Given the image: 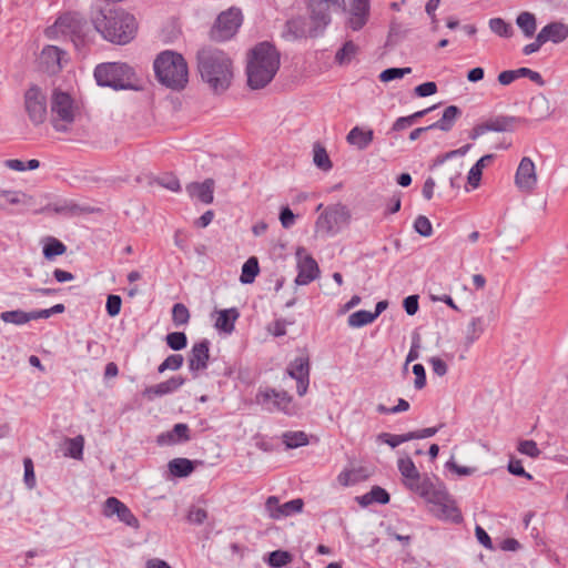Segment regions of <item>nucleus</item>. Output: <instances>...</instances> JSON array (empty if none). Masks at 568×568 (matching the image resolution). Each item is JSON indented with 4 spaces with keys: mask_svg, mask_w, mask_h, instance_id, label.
<instances>
[{
    "mask_svg": "<svg viewBox=\"0 0 568 568\" xmlns=\"http://www.w3.org/2000/svg\"><path fill=\"white\" fill-rule=\"evenodd\" d=\"M201 79L215 93L225 92L234 78L233 61L229 54L216 48H203L196 54Z\"/></svg>",
    "mask_w": 568,
    "mask_h": 568,
    "instance_id": "obj_1",
    "label": "nucleus"
},
{
    "mask_svg": "<svg viewBox=\"0 0 568 568\" xmlns=\"http://www.w3.org/2000/svg\"><path fill=\"white\" fill-rule=\"evenodd\" d=\"M92 23L104 40L120 45L131 42L138 31L134 16L121 8L100 9L92 17Z\"/></svg>",
    "mask_w": 568,
    "mask_h": 568,
    "instance_id": "obj_2",
    "label": "nucleus"
},
{
    "mask_svg": "<svg viewBox=\"0 0 568 568\" xmlns=\"http://www.w3.org/2000/svg\"><path fill=\"white\" fill-rule=\"evenodd\" d=\"M281 65V54L268 41L255 44L247 53V84L253 90L265 88L276 75Z\"/></svg>",
    "mask_w": 568,
    "mask_h": 568,
    "instance_id": "obj_3",
    "label": "nucleus"
},
{
    "mask_svg": "<svg viewBox=\"0 0 568 568\" xmlns=\"http://www.w3.org/2000/svg\"><path fill=\"white\" fill-rule=\"evenodd\" d=\"M158 81L172 90H182L189 82L187 63L182 54L165 50L153 62Z\"/></svg>",
    "mask_w": 568,
    "mask_h": 568,
    "instance_id": "obj_4",
    "label": "nucleus"
},
{
    "mask_svg": "<svg viewBox=\"0 0 568 568\" xmlns=\"http://www.w3.org/2000/svg\"><path fill=\"white\" fill-rule=\"evenodd\" d=\"M134 78L133 69L123 62L100 63L94 69V79L98 85L109 87L113 90L132 89Z\"/></svg>",
    "mask_w": 568,
    "mask_h": 568,
    "instance_id": "obj_5",
    "label": "nucleus"
},
{
    "mask_svg": "<svg viewBox=\"0 0 568 568\" xmlns=\"http://www.w3.org/2000/svg\"><path fill=\"white\" fill-rule=\"evenodd\" d=\"M75 116L74 100L59 89L51 97V124L58 132H68Z\"/></svg>",
    "mask_w": 568,
    "mask_h": 568,
    "instance_id": "obj_6",
    "label": "nucleus"
},
{
    "mask_svg": "<svg viewBox=\"0 0 568 568\" xmlns=\"http://www.w3.org/2000/svg\"><path fill=\"white\" fill-rule=\"evenodd\" d=\"M351 211L342 203L327 206L315 222L316 233L322 236L335 235L343 226L348 225Z\"/></svg>",
    "mask_w": 568,
    "mask_h": 568,
    "instance_id": "obj_7",
    "label": "nucleus"
},
{
    "mask_svg": "<svg viewBox=\"0 0 568 568\" xmlns=\"http://www.w3.org/2000/svg\"><path fill=\"white\" fill-rule=\"evenodd\" d=\"M313 23L310 31L312 37H317L332 21V11L344 7V0H303Z\"/></svg>",
    "mask_w": 568,
    "mask_h": 568,
    "instance_id": "obj_8",
    "label": "nucleus"
},
{
    "mask_svg": "<svg viewBox=\"0 0 568 568\" xmlns=\"http://www.w3.org/2000/svg\"><path fill=\"white\" fill-rule=\"evenodd\" d=\"M242 21L243 16L240 9L230 8L221 12L210 31V38L220 42L230 40L236 34Z\"/></svg>",
    "mask_w": 568,
    "mask_h": 568,
    "instance_id": "obj_9",
    "label": "nucleus"
},
{
    "mask_svg": "<svg viewBox=\"0 0 568 568\" xmlns=\"http://www.w3.org/2000/svg\"><path fill=\"white\" fill-rule=\"evenodd\" d=\"M24 109L32 124L40 125L47 120V95L40 87L32 84L26 91Z\"/></svg>",
    "mask_w": 568,
    "mask_h": 568,
    "instance_id": "obj_10",
    "label": "nucleus"
},
{
    "mask_svg": "<svg viewBox=\"0 0 568 568\" xmlns=\"http://www.w3.org/2000/svg\"><path fill=\"white\" fill-rule=\"evenodd\" d=\"M336 10H339V8ZM341 10L346 13V27L353 31H359L365 27L369 18V0H352L348 7L344 3Z\"/></svg>",
    "mask_w": 568,
    "mask_h": 568,
    "instance_id": "obj_11",
    "label": "nucleus"
},
{
    "mask_svg": "<svg viewBox=\"0 0 568 568\" xmlns=\"http://www.w3.org/2000/svg\"><path fill=\"white\" fill-rule=\"evenodd\" d=\"M408 489L429 504L445 499V486L442 483H434L427 475H420L419 479L410 484Z\"/></svg>",
    "mask_w": 568,
    "mask_h": 568,
    "instance_id": "obj_12",
    "label": "nucleus"
},
{
    "mask_svg": "<svg viewBox=\"0 0 568 568\" xmlns=\"http://www.w3.org/2000/svg\"><path fill=\"white\" fill-rule=\"evenodd\" d=\"M310 358L307 355H302L292 361L287 366V374L296 381V392L298 396H304L307 393L310 385Z\"/></svg>",
    "mask_w": 568,
    "mask_h": 568,
    "instance_id": "obj_13",
    "label": "nucleus"
},
{
    "mask_svg": "<svg viewBox=\"0 0 568 568\" xmlns=\"http://www.w3.org/2000/svg\"><path fill=\"white\" fill-rule=\"evenodd\" d=\"M102 514L108 518L116 516L121 523L131 528L138 529L140 527L139 519L131 509L116 497H108L105 499Z\"/></svg>",
    "mask_w": 568,
    "mask_h": 568,
    "instance_id": "obj_14",
    "label": "nucleus"
},
{
    "mask_svg": "<svg viewBox=\"0 0 568 568\" xmlns=\"http://www.w3.org/2000/svg\"><path fill=\"white\" fill-rule=\"evenodd\" d=\"M297 257V276L295 283L297 285H307L320 275V267L317 262L308 254L304 247H298L296 251Z\"/></svg>",
    "mask_w": 568,
    "mask_h": 568,
    "instance_id": "obj_15",
    "label": "nucleus"
},
{
    "mask_svg": "<svg viewBox=\"0 0 568 568\" xmlns=\"http://www.w3.org/2000/svg\"><path fill=\"white\" fill-rule=\"evenodd\" d=\"M210 346L211 342L207 338H203L192 345L187 357V365L193 377H197L200 372L207 368L210 361Z\"/></svg>",
    "mask_w": 568,
    "mask_h": 568,
    "instance_id": "obj_16",
    "label": "nucleus"
},
{
    "mask_svg": "<svg viewBox=\"0 0 568 568\" xmlns=\"http://www.w3.org/2000/svg\"><path fill=\"white\" fill-rule=\"evenodd\" d=\"M266 509L273 519H282L303 510L304 501L301 498H295L284 504H280L276 496H270L265 503Z\"/></svg>",
    "mask_w": 568,
    "mask_h": 568,
    "instance_id": "obj_17",
    "label": "nucleus"
},
{
    "mask_svg": "<svg viewBox=\"0 0 568 568\" xmlns=\"http://www.w3.org/2000/svg\"><path fill=\"white\" fill-rule=\"evenodd\" d=\"M516 186L526 193L534 191L537 184V174L535 163L530 158H523L515 175Z\"/></svg>",
    "mask_w": 568,
    "mask_h": 568,
    "instance_id": "obj_18",
    "label": "nucleus"
},
{
    "mask_svg": "<svg viewBox=\"0 0 568 568\" xmlns=\"http://www.w3.org/2000/svg\"><path fill=\"white\" fill-rule=\"evenodd\" d=\"M185 379L182 376H172L169 379L161 382L156 385L148 386L143 390V396L149 400H153L156 397H162L164 395L174 393L178 390L183 384Z\"/></svg>",
    "mask_w": 568,
    "mask_h": 568,
    "instance_id": "obj_19",
    "label": "nucleus"
},
{
    "mask_svg": "<svg viewBox=\"0 0 568 568\" xmlns=\"http://www.w3.org/2000/svg\"><path fill=\"white\" fill-rule=\"evenodd\" d=\"M214 185L213 179H206L201 183L192 182L186 185V192L191 197L197 199L204 204H211L214 199Z\"/></svg>",
    "mask_w": 568,
    "mask_h": 568,
    "instance_id": "obj_20",
    "label": "nucleus"
},
{
    "mask_svg": "<svg viewBox=\"0 0 568 568\" xmlns=\"http://www.w3.org/2000/svg\"><path fill=\"white\" fill-rule=\"evenodd\" d=\"M568 38V26L562 22H550L539 31V41H550L555 44L564 42Z\"/></svg>",
    "mask_w": 568,
    "mask_h": 568,
    "instance_id": "obj_21",
    "label": "nucleus"
},
{
    "mask_svg": "<svg viewBox=\"0 0 568 568\" xmlns=\"http://www.w3.org/2000/svg\"><path fill=\"white\" fill-rule=\"evenodd\" d=\"M525 121V119L514 115H497L485 121V123L488 132H513L519 123Z\"/></svg>",
    "mask_w": 568,
    "mask_h": 568,
    "instance_id": "obj_22",
    "label": "nucleus"
},
{
    "mask_svg": "<svg viewBox=\"0 0 568 568\" xmlns=\"http://www.w3.org/2000/svg\"><path fill=\"white\" fill-rule=\"evenodd\" d=\"M433 505H435L438 508V517L450 520L456 524L462 521V514L457 508L454 499L447 493V490H445V499H443L442 501H434Z\"/></svg>",
    "mask_w": 568,
    "mask_h": 568,
    "instance_id": "obj_23",
    "label": "nucleus"
},
{
    "mask_svg": "<svg viewBox=\"0 0 568 568\" xmlns=\"http://www.w3.org/2000/svg\"><path fill=\"white\" fill-rule=\"evenodd\" d=\"M240 313L237 308L231 307L222 310L215 321V327L226 334H231L234 331V324L239 318Z\"/></svg>",
    "mask_w": 568,
    "mask_h": 568,
    "instance_id": "obj_24",
    "label": "nucleus"
},
{
    "mask_svg": "<svg viewBox=\"0 0 568 568\" xmlns=\"http://www.w3.org/2000/svg\"><path fill=\"white\" fill-rule=\"evenodd\" d=\"M460 115L462 110L458 106L449 105L444 110L442 118L438 121L430 124V128H433V130L438 129L444 132H448L453 129L455 121Z\"/></svg>",
    "mask_w": 568,
    "mask_h": 568,
    "instance_id": "obj_25",
    "label": "nucleus"
},
{
    "mask_svg": "<svg viewBox=\"0 0 568 568\" xmlns=\"http://www.w3.org/2000/svg\"><path fill=\"white\" fill-rule=\"evenodd\" d=\"M397 466L400 475L403 476V484L406 486V488L419 479L420 473L416 468L410 457L399 458Z\"/></svg>",
    "mask_w": 568,
    "mask_h": 568,
    "instance_id": "obj_26",
    "label": "nucleus"
},
{
    "mask_svg": "<svg viewBox=\"0 0 568 568\" xmlns=\"http://www.w3.org/2000/svg\"><path fill=\"white\" fill-rule=\"evenodd\" d=\"M373 140V130L364 131L359 126H354L346 136V141L349 144L356 145L359 150H365Z\"/></svg>",
    "mask_w": 568,
    "mask_h": 568,
    "instance_id": "obj_27",
    "label": "nucleus"
},
{
    "mask_svg": "<svg viewBox=\"0 0 568 568\" xmlns=\"http://www.w3.org/2000/svg\"><path fill=\"white\" fill-rule=\"evenodd\" d=\"M495 155L494 154H486L481 156L469 170L468 172V183L473 187H477L479 185L483 169L488 165L493 160Z\"/></svg>",
    "mask_w": 568,
    "mask_h": 568,
    "instance_id": "obj_28",
    "label": "nucleus"
},
{
    "mask_svg": "<svg viewBox=\"0 0 568 568\" xmlns=\"http://www.w3.org/2000/svg\"><path fill=\"white\" fill-rule=\"evenodd\" d=\"M168 467L175 477H186L194 470L193 462L187 458H174L169 462Z\"/></svg>",
    "mask_w": 568,
    "mask_h": 568,
    "instance_id": "obj_29",
    "label": "nucleus"
},
{
    "mask_svg": "<svg viewBox=\"0 0 568 568\" xmlns=\"http://www.w3.org/2000/svg\"><path fill=\"white\" fill-rule=\"evenodd\" d=\"M517 26L526 38H531L537 29L536 17L531 12L524 11L516 19Z\"/></svg>",
    "mask_w": 568,
    "mask_h": 568,
    "instance_id": "obj_30",
    "label": "nucleus"
},
{
    "mask_svg": "<svg viewBox=\"0 0 568 568\" xmlns=\"http://www.w3.org/2000/svg\"><path fill=\"white\" fill-rule=\"evenodd\" d=\"M313 162L324 172H327L333 168V163L327 154L326 149L320 142H316L313 145Z\"/></svg>",
    "mask_w": 568,
    "mask_h": 568,
    "instance_id": "obj_31",
    "label": "nucleus"
},
{
    "mask_svg": "<svg viewBox=\"0 0 568 568\" xmlns=\"http://www.w3.org/2000/svg\"><path fill=\"white\" fill-rule=\"evenodd\" d=\"M306 36L305 20L302 17L290 19L285 23L284 37L300 39Z\"/></svg>",
    "mask_w": 568,
    "mask_h": 568,
    "instance_id": "obj_32",
    "label": "nucleus"
},
{
    "mask_svg": "<svg viewBox=\"0 0 568 568\" xmlns=\"http://www.w3.org/2000/svg\"><path fill=\"white\" fill-rule=\"evenodd\" d=\"M485 332V320L480 316L473 317L466 329V344L469 346Z\"/></svg>",
    "mask_w": 568,
    "mask_h": 568,
    "instance_id": "obj_33",
    "label": "nucleus"
},
{
    "mask_svg": "<svg viewBox=\"0 0 568 568\" xmlns=\"http://www.w3.org/2000/svg\"><path fill=\"white\" fill-rule=\"evenodd\" d=\"M263 396L264 399H273V403L278 410H283L285 413L288 412L292 397L286 392H277L275 389H270L265 392Z\"/></svg>",
    "mask_w": 568,
    "mask_h": 568,
    "instance_id": "obj_34",
    "label": "nucleus"
},
{
    "mask_svg": "<svg viewBox=\"0 0 568 568\" xmlns=\"http://www.w3.org/2000/svg\"><path fill=\"white\" fill-rule=\"evenodd\" d=\"M260 272L258 261L255 256L250 257L242 266L240 281L243 284L252 283Z\"/></svg>",
    "mask_w": 568,
    "mask_h": 568,
    "instance_id": "obj_35",
    "label": "nucleus"
},
{
    "mask_svg": "<svg viewBox=\"0 0 568 568\" xmlns=\"http://www.w3.org/2000/svg\"><path fill=\"white\" fill-rule=\"evenodd\" d=\"M358 52V47L353 41H346L336 52L335 60L338 64L349 63Z\"/></svg>",
    "mask_w": 568,
    "mask_h": 568,
    "instance_id": "obj_36",
    "label": "nucleus"
},
{
    "mask_svg": "<svg viewBox=\"0 0 568 568\" xmlns=\"http://www.w3.org/2000/svg\"><path fill=\"white\" fill-rule=\"evenodd\" d=\"M283 443L287 448L293 449L308 444V437L304 432H286L283 434Z\"/></svg>",
    "mask_w": 568,
    "mask_h": 568,
    "instance_id": "obj_37",
    "label": "nucleus"
},
{
    "mask_svg": "<svg viewBox=\"0 0 568 568\" xmlns=\"http://www.w3.org/2000/svg\"><path fill=\"white\" fill-rule=\"evenodd\" d=\"M0 318L6 323L14 325H23L31 321L30 312H24L21 310L2 312Z\"/></svg>",
    "mask_w": 568,
    "mask_h": 568,
    "instance_id": "obj_38",
    "label": "nucleus"
},
{
    "mask_svg": "<svg viewBox=\"0 0 568 568\" xmlns=\"http://www.w3.org/2000/svg\"><path fill=\"white\" fill-rule=\"evenodd\" d=\"M67 246L55 237H49L43 246V255L47 260H53L55 256L64 254Z\"/></svg>",
    "mask_w": 568,
    "mask_h": 568,
    "instance_id": "obj_39",
    "label": "nucleus"
},
{
    "mask_svg": "<svg viewBox=\"0 0 568 568\" xmlns=\"http://www.w3.org/2000/svg\"><path fill=\"white\" fill-rule=\"evenodd\" d=\"M293 560L291 552L286 550H274L268 554L267 564L272 568H282Z\"/></svg>",
    "mask_w": 568,
    "mask_h": 568,
    "instance_id": "obj_40",
    "label": "nucleus"
},
{
    "mask_svg": "<svg viewBox=\"0 0 568 568\" xmlns=\"http://www.w3.org/2000/svg\"><path fill=\"white\" fill-rule=\"evenodd\" d=\"M488 23L491 32L499 37L510 38L514 33L511 24L507 23L501 18H491Z\"/></svg>",
    "mask_w": 568,
    "mask_h": 568,
    "instance_id": "obj_41",
    "label": "nucleus"
},
{
    "mask_svg": "<svg viewBox=\"0 0 568 568\" xmlns=\"http://www.w3.org/2000/svg\"><path fill=\"white\" fill-rule=\"evenodd\" d=\"M374 322V316L369 311L361 310L352 313L347 318V324L351 327H362Z\"/></svg>",
    "mask_w": 568,
    "mask_h": 568,
    "instance_id": "obj_42",
    "label": "nucleus"
},
{
    "mask_svg": "<svg viewBox=\"0 0 568 568\" xmlns=\"http://www.w3.org/2000/svg\"><path fill=\"white\" fill-rule=\"evenodd\" d=\"M172 321L175 326L186 325L190 321L189 308L182 303L174 304L172 308Z\"/></svg>",
    "mask_w": 568,
    "mask_h": 568,
    "instance_id": "obj_43",
    "label": "nucleus"
},
{
    "mask_svg": "<svg viewBox=\"0 0 568 568\" xmlns=\"http://www.w3.org/2000/svg\"><path fill=\"white\" fill-rule=\"evenodd\" d=\"M378 439L383 443L389 445L392 448H395L399 446L403 443H406L412 439V433L400 434V435H394L389 433H382L378 435Z\"/></svg>",
    "mask_w": 568,
    "mask_h": 568,
    "instance_id": "obj_44",
    "label": "nucleus"
},
{
    "mask_svg": "<svg viewBox=\"0 0 568 568\" xmlns=\"http://www.w3.org/2000/svg\"><path fill=\"white\" fill-rule=\"evenodd\" d=\"M165 341L168 346L173 351H181L187 345V337L183 332L169 333Z\"/></svg>",
    "mask_w": 568,
    "mask_h": 568,
    "instance_id": "obj_45",
    "label": "nucleus"
},
{
    "mask_svg": "<svg viewBox=\"0 0 568 568\" xmlns=\"http://www.w3.org/2000/svg\"><path fill=\"white\" fill-rule=\"evenodd\" d=\"M412 72V68H388L382 71L379 74V80L382 82H389L396 79H402L406 74H409Z\"/></svg>",
    "mask_w": 568,
    "mask_h": 568,
    "instance_id": "obj_46",
    "label": "nucleus"
},
{
    "mask_svg": "<svg viewBox=\"0 0 568 568\" xmlns=\"http://www.w3.org/2000/svg\"><path fill=\"white\" fill-rule=\"evenodd\" d=\"M470 148H471V144H465V145H463L462 148H459V149H457V150H453V151L446 152V153H445V154H443V155H438V156L434 160V162H433V164H432L430 169H434V168H436V166H439V165H442L445 161H447V160H449V159H453V158H455V156H464V155H465V154L470 150Z\"/></svg>",
    "mask_w": 568,
    "mask_h": 568,
    "instance_id": "obj_47",
    "label": "nucleus"
},
{
    "mask_svg": "<svg viewBox=\"0 0 568 568\" xmlns=\"http://www.w3.org/2000/svg\"><path fill=\"white\" fill-rule=\"evenodd\" d=\"M517 449L520 454L527 455L531 458H537L541 454L540 449L537 446V443L531 439H525L519 442Z\"/></svg>",
    "mask_w": 568,
    "mask_h": 568,
    "instance_id": "obj_48",
    "label": "nucleus"
},
{
    "mask_svg": "<svg viewBox=\"0 0 568 568\" xmlns=\"http://www.w3.org/2000/svg\"><path fill=\"white\" fill-rule=\"evenodd\" d=\"M414 230L422 236L428 237L433 234V226L428 217L418 215L414 222Z\"/></svg>",
    "mask_w": 568,
    "mask_h": 568,
    "instance_id": "obj_49",
    "label": "nucleus"
},
{
    "mask_svg": "<svg viewBox=\"0 0 568 568\" xmlns=\"http://www.w3.org/2000/svg\"><path fill=\"white\" fill-rule=\"evenodd\" d=\"M122 300L119 295H109L105 303V310L109 316L114 317L121 311Z\"/></svg>",
    "mask_w": 568,
    "mask_h": 568,
    "instance_id": "obj_50",
    "label": "nucleus"
},
{
    "mask_svg": "<svg viewBox=\"0 0 568 568\" xmlns=\"http://www.w3.org/2000/svg\"><path fill=\"white\" fill-rule=\"evenodd\" d=\"M21 196H24L21 192L11 191V190H1L0 191V206L3 207L2 200L8 204H19L21 203Z\"/></svg>",
    "mask_w": 568,
    "mask_h": 568,
    "instance_id": "obj_51",
    "label": "nucleus"
},
{
    "mask_svg": "<svg viewBox=\"0 0 568 568\" xmlns=\"http://www.w3.org/2000/svg\"><path fill=\"white\" fill-rule=\"evenodd\" d=\"M24 467V483L28 488H33L36 485L34 468L31 458L27 457L23 459Z\"/></svg>",
    "mask_w": 568,
    "mask_h": 568,
    "instance_id": "obj_52",
    "label": "nucleus"
},
{
    "mask_svg": "<svg viewBox=\"0 0 568 568\" xmlns=\"http://www.w3.org/2000/svg\"><path fill=\"white\" fill-rule=\"evenodd\" d=\"M371 498L373 503L386 505L389 503V494L379 486H374L371 490Z\"/></svg>",
    "mask_w": 568,
    "mask_h": 568,
    "instance_id": "obj_53",
    "label": "nucleus"
},
{
    "mask_svg": "<svg viewBox=\"0 0 568 568\" xmlns=\"http://www.w3.org/2000/svg\"><path fill=\"white\" fill-rule=\"evenodd\" d=\"M171 430L179 443H185L190 440V428L186 424H175Z\"/></svg>",
    "mask_w": 568,
    "mask_h": 568,
    "instance_id": "obj_54",
    "label": "nucleus"
},
{
    "mask_svg": "<svg viewBox=\"0 0 568 568\" xmlns=\"http://www.w3.org/2000/svg\"><path fill=\"white\" fill-rule=\"evenodd\" d=\"M517 74H518V79L521 78V77H527L529 78L532 82H535L536 84L542 87L545 84V81L541 77V74L537 71H534L529 68H519L517 69Z\"/></svg>",
    "mask_w": 568,
    "mask_h": 568,
    "instance_id": "obj_55",
    "label": "nucleus"
},
{
    "mask_svg": "<svg viewBox=\"0 0 568 568\" xmlns=\"http://www.w3.org/2000/svg\"><path fill=\"white\" fill-rule=\"evenodd\" d=\"M156 181L161 186L173 192H178L181 189L180 182L178 178L174 175H163L159 178Z\"/></svg>",
    "mask_w": 568,
    "mask_h": 568,
    "instance_id": "obj_56",
    "label": "nucleus"
},
{
    "mask_svg": "<svg viewBox=\"0 0 568 568\" xmlns=\"http://www.w3.org/2000/svg\"><path fill=\"white\" fill-rule=\"evenodd\" d=\"M415 94L420 98L433 95L437 92V84L433 81L422 83L415 88Z\"/></svg>",
    "mask_w": 568,
    "mask_h": 568,
    "instance_id": "obj_57",
    "label": "nucleus"
},
{
    "mask_svg": "<svg viewBox=\"0 0 568 568\" xmlns=\"http://www.w3.org/2000/svg\"><path fill=\"white\" fill-rule=\"evenodd\" d=\"M63 51L55 45H48L43 49L42 54L52 61H54L59 68H61V57Z\"/></svg>",
    "mask_w": 568,
    "mask_h": 568,
    "instance_id": "obj_58",
    "label": "nucleus"
},
{
    "mask_svg": "<svg viewBox=\"0 0 568 568\" xmlns=\"http://www.w3.org/2000/svg\"><path fill=\"white\" fill-rule=\"evenodd\" d=\"M413 373L416 376L415 378V388L422 389L426 385V372L422 364H415L413 366Z\"/></svg>",
    "mask_w": 568,
    "mask_h": 568,
    "instance_id": "obj_59",
    "label": "nucleus"
},
{
    "mask_svg": "<svg viewBox=\"0 0 568 568\" xmlns=\"http://www.w3.org/2000/svg\"><path fill=\"white\" fill-rule=\"evenodd\" d=\"M508 471L515 476H523L527 479H532V476L524 469L521 462L518 459H510L508 464Z\"/></svg>",
    "mask_w": 568,
    "mask_h": 568,
    "instance_id": "obj_60",
    "label": "nucleus"
},
{
    "mask_svg": "<svg viewBox=\"0 0 568 568\" xmlns=\"http://www.w3.org/2000/svg\"><path fill=\"white\" fill-rule=\"evenodd\" d=\"M280 221L284 229H290L295 223V215L288 206L282 207L280 212Z\"/></svg>",
    "mask_w": 568,
    "mask_h": 568,
    "instance_id": "obj_61",
    "label": "nucleus"
},
{
    "mask_svg": "<svg viewBox=\"0 0 568 568\" xmlns=\"http://www.w3.org/2000/svg\"><path fill=\"white\" fill-rule=\"evenodd\" d=\"M207 517L206 510L202 508H191L187 514V520L192 524L201 525Z\"/></svg>",
    "mask_w": 568,
    "mask_h": 568,
    "instance_id": "obj_62",
    "label": "nucleus"
},
{
    "mask_svg": "<svg viewBox=\"0 0 568 568\" xmlns=\"http://www.w3.org/2000/svg\"><path fill=\"white\" fill-rule=\"evenodd\" d=\"M403 307L408 315H415L418 311V295H409L404 298Z\"/></svg>",
    "mask_w": 568,
    "mask_h": 568,
    "instance_id": "obj_63",
    "label": "nucleus"
},
{
    "mask_svg": "<svg viewBox=\"0 0 568 568\" xmlns=\"http://www.w3.org/2000/svg\"><path fill=\"white\" fill-rule=\"evenodd\" d=\"M83 450V438L81 436L70 440L69 453L73 458H80Z\"/></svg>",
    "mask_w": 568,
    "mask_h": 568,
    "instance_id": "obj_64",
    "label": "nucleus"
}]
</instances>
